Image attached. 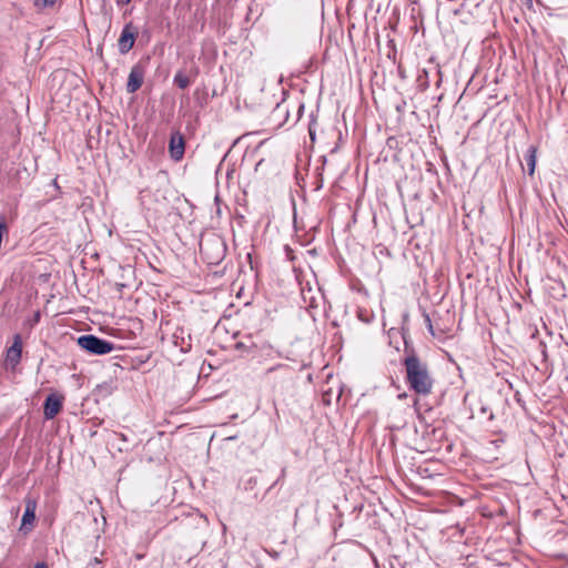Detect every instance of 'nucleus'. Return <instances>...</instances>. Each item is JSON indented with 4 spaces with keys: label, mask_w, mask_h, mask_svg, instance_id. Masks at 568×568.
I'll list each match as a JSON object with an SVG mask.
<instances>
[{
    "label": "nucleus",
    "mask_w": 568,
    "mask_h": 568,
    "mask_svg": "<svg viewBox=\"0 0 568 568\" xmlns=\"http://www.w3.org/2000/svg\"><path fill=\"white\" fill-rule=\"evenodd\" d=\"M244 347L250 348L251 346H246L243 342H237L236 343V348L240 349V348H244Z\"/></svg>",
    "instance_id": "obj_16"
},
{
    "label": "nucleus",
    "mask_w": 568,
    "mask_h": 568,
    "mask_svg": "<svg viewBox=\"0 0 568 568\" xmlns=\"http://www.w3.org/2000/svg\"><path fill=\"white\" fill-rule=\"evenodd\" d=\"M78 344L81 348L94 355L109 354L115 348L113 343L95 335L80 336L78 338Z\"/></svg>",
    "instance_id": "obj_2"
},
{
    "label": "nucleus",
    "mask_w": 568,
    "mask_h": 568,
    "mask_svg": "<svg viewBox=\"0 0 568 568\" xmlns=\"http://www.w3.org/2000/svg\"><path fill=\"white\" fill-rule=\"evenodd\" d=\"M136 34L138 30L132 22H129L123 27L118 40L120 53L125 54L133 48Z\"/></svg>",
    "instance_id": "obj_4"
},
{
    "label": "nucleus",
    "mask_w": 568,
    "mask_h": 568,
    "mask_svg": "<svg viewBox=\"0 0 568 568\" xmlns=\"http://www.w3.org/2000/svg\"><path fill=\"white\" fill-rule=\"evenodd\" d=\"M22 354V339L19 334L14 335L13 344L7 349L6 364L12 369L20 363Z\"/></svg>",
    "instance_id": "obj_6"
},
{
    "label": "nucleus",
    "mask_w": 568,
    "mask_h": 568,
    "mask_svg": "<svg viewBox=\"0 0 568 568\" xmlns=\"http://www.w3.org/2000/svg\"><path fill=\"white\" fill-rule=\"evenodd\" d=\"M425 321H426L428 331L434 335L432 320L428 315H425Z\"/></svg>",
    "instance_id": "obj_14"
},
{
    "label": "nucleus",
    "mask_w": 568,
    "mask_h": 568,
    "mask_svg": "<svg viewBox=\"0 0 568 568\" xmlns=\"http://www.w3.org/2000/svg\"><path fill=\"white\" fill-rule=\"evenodd\" d=\"M178 142L183 143L184 142L183 136H179V141Z\"/></svg>",
    "instance_id": "obj_20"
},
{
    "label": "nucleus",
    "mask_w": 568,
    "mask_h": 568,
    "mask_svg": "<svg viewBox=\"0 0 568 568\" xmlns=\"http://www.w3.org/2000/svg\"><path fill=\"white\" fill-rule=\"evenodd\" d=\"M246 138H257L258 142H267L271 139V136L266 134L265 130H256L242 134L241 136L236 138L233 142L239 143L241 142V140Z\"/></svg>",
    "instance_id": "obj_10"
},
{
    "label": "nucleus",
    "mask_w": 568,
    "mask_h": 568,
    "mask_svg": "<svg viewBox=\"0 0 568 568\" xmlns=\"http://www.w3.org/2000/svg\"><path fill=\"white\" fill-rule=\"evenodd\" d=\"M125 3H129L131 0H123Z\"/></svg>",
    "instance_id": "obj_21"
},
{
    "label": "nucleus",
    "mask_w": 568,
    "mask_h": 568,
    "mask_svg": "<svg viewBox=\"0 0 568 568\" xmlns=\"http://www.w3.org/2000/svg\"><path fill=\"white\" fill-rule=\"evenodd\" d=\"M36 508H37L36 500L28 498L26 500V510L22 516V527L33 524V521L36 519Z\"/></svg>",
    "instance_id": "obj_8"
},
{
    "label": "nucleus",
    "mask_w": 568,
    "mask_h": 568,
    "mask_svg": "<svg viewBox=\"0 0 568 568\" xmlns=\"http://www.w3.org/2000/svg\"><path fill=\"white\" fill-rule=\"evenodd\" d=\"M200 252L207 258L209 263L217 264L224 256L225 246L220 239H214L206 243L201 242Z\"/></svg>",
    "instance_id": "obj_3"
},
{
    "label": "nucleus",
    "mask_w": 568,
    "mask_h": 568,
    "mask_svg": "<svg viewBox=\"0 0 568 568\" xmlns=\"http://www.w3.org/2000/svg\"><path fill=\"white\" fill-rule=\"evenodd\" d=\"M170 155L174 161H180L185 153V144H169Z\"/></svg>",
    "instance_id": "obj_12"
},
{
    "label": "nucleus",
    "mask_w": 568,
    "mask_h": 568,
    "mask_svg": "<svg viewBox=\"0 0 568 568\" xmlns=\"http://www.w3.org/2000/svg\"><path fill=\"white\" fill-rule=\"evenodd\" d=\"M285 473H286V470H285V468H283L282 471H281V476L277 479V481H280L281 479H283L285 477Z\"/></svg>",
    "instance_id": "obj_18"
},
{
    "label": "nucleus",
    "mask_w": 568,
    "mask_h": 568,
    "mask_svg": "<svg viewBox=\"0 0 568 568\" xmlns=\"http://www.w3.org/2000/svg\"><path fill=\"white\" fill-rule=\"evenodd\" d=\"M282 368H286V366H285V365L280 364V365H276V366L270 367V368L266 371V373H271V372H274V371H276V369H282Z\"/></svg>",
    "instance_id": "obj_15"
},
{
    "label": "nucleus",
    "mask_w": 568,
    "mask_h": 568,
    "mask_svg": "<svg viewBox=\"0 0 568 568\" xmlns=\"http://www.w3.org/2000/svg\"><path fill=\"white\" fill-rule=\"evenodd\" d=\"M536 153H537V148L534 145H530L525 155V160H526V163L528 166V174L530 176L534 175L535 168H536Z\"/></svg>",
    "instance_id": "obj_11"
},
{
    "label": "nucleus",
    "mask_w": 568,
    "mask_h": 568,
    "mask_svg": "<svg viewBox=\"0 0 568 568\" xmlns=\"http://www.w3.org/2000/svg\"><path fill=\"white\" fill-rule=\"evenodd\" d=\"M174 84H176L180 89H185L190 85V79L183 72H178L174 77Z\"/></svg>",
    "instance_id": "obj_13"
},
{
    "label": "nucleus",
    "mask_w": 568,
    "mask_h": 568,
    "mask_svg": "<svg viewBox=\"0 0 568 568\" xmlns=\"http://www.w3.org/2000/svg\"><path fill=\"white\" fill-rule=\"evenodd\" d=\"M62 402H63L62 396H59L55 394H50L45 398V402H44V410H43L44 417L47 419L54 418L62 408Z\"/></svg>",
    "instance_id": "obj_7"
},
{
    "label": "nucleus",
    "mask_w": 568,
    "mask_h": 568,
    "mask_svg": "<svg viewBox=\"0 0 568 568\" xmlns=\"http://www.w3.org/2000/svg\"><path fill=\"white\" fill-rule=\"evenodd\" d=\"M406 369V382L409 388L416 394L427 396L432 393L434 381L429 374L426 363L422 362L415 354L404 359Z\"/></svg>",
    "instance_id": "obj_1"
},
{
    "label": "nucleus",
    "mask_w": 568,
    "mask_h": 568,
    "mask_svg": "<svg viewBox=\"0 0 568 568\" xmlns=\"http://www.w3.org/2000/svg\"><path fill=\"white\" fill-rule=\"evenodd\" d=\"M308 133H310L311 142H315L316 139H321V140L328 139V136H326L324 134L322 125L315 120H313L310 123Z\"/></svg>",
    "instance_id": "obj_9"
},
{
    "label": "nucleus",
    "mask_w": 568,
    "mask_h": 568,
    "mask_svg": "<svg viewBox=\"0 0 568 568\" xmlns=\"http://www.w3.org/2000/svg\"><path fill=\"white\" fill-rule=\"evenodd\" d=\"M170 142H171V143H174V142H175V136H174V135H172V136H171Z\"/></svg>",
    "instance_id": "obj_19"
},
{
    "label": "nucleus",
    "mask_w": 568,
    "mask_h": 568,
    "mask_svg": "<svg viewBox=\"0 0 568 568\" xmlns=\"http://www.w3.org/2000/svg\"><path fill=\"white\" fill-rule=\"evenodd\" d=\"M34 568H47L44 562H38Z\"/></svg>",
    "instance_id": "obj_17"
},
{
    "label": "nucleus",
    "mask_w": 568,
    "mask_h": 568,
    "mask_svg": "<svg viewBox=\"0 0 568 568\" xmlns=\"http://www.w3.org/2000/svg\"><path fill=\"white\" fill-rule=\"evenodd\" d=\"M528 2H531V0H527Z\"/></svg>",
    "instance_id": "obj_22"
},
{
    "label": "nucleus",
    "mask_w": 568,
    "mask_h": 568,
    "mask_svg": "<svg viewBox=\"0 0 568 568\" xmlns=\"http://www.w3.org/2000/svg\"><path fill=\"white\" fill-rule=\"evenodd\" d=\"M144 74L145 70L142 64L138 63L132 67L126 83V91L129 93H134L142 87Z\"/></svg>",
    "instance_id": "obj_5"
}]
</instances>
